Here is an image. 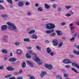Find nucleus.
<instances>
[{
    "label": "nucleus",
    "mask_w": 79,
    "mask_h": 79,
    "mask_svg": "<svg viewBox=\"0 0 79 79\" xmlns=\"http://www.w3.org/2000/svg\"><path fill=\"white\" fill-rule=\"evenodd\" d=\"M56 6H57L56 4H54L52 5V7L54 8H55L56 7Z\"/></svg>",
    "instance_id": "41"
},
{
    "label": "nucleus",
    "mask_w": 79,
    "mask_h": 79,
    "mask_svg": "<svg viewBox=\"0 0 79 79\" xmlns=\"http://www.w3.org/2000/svg\"><path fill=\"white\" fill-rule=\"evenodd\" d=\"M44 66L47 69H53V65L51 64H45Z\"/></svg>",
    "instance_id": "3"
},
{
    "label": "nucleus",
    "mask_w": 79,
    "mask_h": 79,
    "mask_svg": "<svg viewBox=\"0 0 79 79\" xmlns=\"http://www.w3.org/2000/svg\"><path fill=\"white\" fill-rule=\"evenodd\" d=\"M72 66H75V67H77V66H78L76 62H73L72 63Z\"/></svg>",
    "instance_id": "23"
},
{
    "label": "nucleus",
    "mask_w": 79,
    "mask_h": 79,
    "mask_svg": "<svg viewBox=\"0 0 79 79\" xmlns=\"http://www.w3.org/2000/svg\"><path fill=\"white\" fill-rule=\"evenodd\" d=\"M6 29H7V26L6 25H4L1 26V31H5Z\"/></svg>",
    "instance_id": "7"
},
{
    "label": "nucleus",
    "mask_w": 79,
    "mask_h": 79,
    "mask_svg": "<svg viewBox=\"0 0 79 79\" xmlns=\"http://www.w3.org/2000/svg\"><path fill=\"white\" fill-rule=\"evenodd\" d=\"M6 59H7V57H5L4 59V61H6Z\"/></svg>",
    "instance_id": "59"
},
{
    "label": "nucleus",
    "mask_w": 79,
    "mask_h": 79,
    "mask_svg": "<svg viewBox=\"0 0 79 79\" xmlns=\"http://www.w3.org/2000/svg\"><path fill=\"white\" fill-rule=\"evenodd\" d=\"M2 53H5V54H6V53H8L7 50L5 49H2Z\"/></svg>",
    "instance_id": "21"
},
{
    "label": "nucleus",
    "mask_w": 79,
    "mask_h": 79,
    "mask_svg": "<svg viewBox=\"0 0 79 79\" xmlns=\"http://www.w3.org/2000/svg\"><path fill=\"white\" fill-rule=\"evenodd\" d=\"M34 32H35V30H32L29 31L28 32V34L31 35L32 34H33V33H34Z\"/></svg>",
    "instance_id": "20"
},
{
    "label": "nucleus",
    "mask_w": 79,
    "mask_h": 79,
    "mask_svg": "<svg viewBox=\"0 0 79 79\" xmlns=\"http://www.w3.org/2000/svg\"><path fill=\"white\" fill-rule=\"evenodd\" d=\"M33 59L35 61H36L37 62H38L39 61H40V59H39V58L37 56H35L33 58Z\"/></svg>",
    "instance_id": "11"
},
{
    "label": "nucleus",
    "mask_w": 79,
    "mask_h": 79,
    "mask_svg": "<svg viewBox=\"0 0 79 79\" xmlns=\"http://www.w3.org/2000/svg\"><path fill=\"white\" fill-rule=\"evenodd\" d=\"M31 12H27V16H31Z\"/></svg>",
    "instance_id": "40"
},
{
    "label": "nucleus",
    "mask_w": 79,
    "mask_h": 79,
    "mask_svg": "<svg viewBox=\"0 0 79 79\" xmlns=\"http://www.w3.org/2000/svg\"><path fill=\"white\" fill-rule=\"evenodd\" d=\"M26 63L28 65L30 66H31V67H33L34 64H33L32 63V62H31L29 61H26Z\"/></svg>",
    "instance_id": "10"
},
{
    "label": "nucleus",
    "mask_w": 79,
    "mask_h": 79,
    "mask_svg": "<svg viewBox=\"0 0 79 79\" xmlns=\"http://www.w3.org/2000/svg\"><path fill=\"white\" fill-rule=\"evenodd\" d=\"M73 53L75 54V55H79V52L77 51H73Z\"/></svg>",
    "instance_id": "27"
},
{
    "label": "nucleus",
    "mask_w": 79,
    "mask_h": 79,
    "mask_svg": "<svg viewBox=\"0 0 79 79\" xmlns=\"http://www.w3.org/2000/svg\"><path fill=\"white\" fill-rule=\"evenodd\" d=\"M22 72H23V71L22 70V69H20L19 71V73L21 74V73H22Z\"/></svg>",
    "instance_id": "57"
},
{
    "label": "nucleus",
    "mask_w": 79,
    "mask_h": 79,
    "mask_svg": "<svg viewBox=\"0 0 79 79\" xmlns=\"http://www.w3.org/2000/svg\"><path fill=\"white\" fill-rule=\"evenodd\" d=\"M69 56L71 57V58H73L74 57V56L73 54H70L69 55Z\"/></svg>",
    "instance_id": "52"
},
{
    "label": "nucleus",
    "mask_w": 79,
    "mask_h": 79,
    "mask_svg": "<svg viewBox=\"0 0 79 79\" xmlns=\"http://www.w3.org/2000/svg\"><path fill=\"white\" fill-rule=\"evenodd\" d=\"M56 35V33L55 32H53L49 35L50 37H55Z\"/></svg>",
    "instance_id": "25"
},
{
    "label": "nucleus",
    "mask_w": 79,
    "mask_h": 79,
    "mask_svg": "<svg viewBox=\"0 0 79 79\" xmlns=\"http://www.w3.org/2000/svg\"><path fill=\"white\" fill-rule=\"evenodd\" d=\"M52 43L53 46L56 47L58 45V41L57 40H54L52 41Z\"/></svg>",
    "instance_id": "4"
},
{
    "label": "nucleus",
    "mask_w": 79,
    "mask_h": 79,
    "mask_svg": "<svg viewBox=\"0 0 79 79\" xmlns=\"http://www.w3.org/2000/svg\"><path fill=\"white\" fill-rule=\"evenodd\" d=\"M65 8H66V9H67L68 10L71 8V6H65Z\"/></svg>",
    "instance_id": "45"
},
{
    "label": "nucleus",
    "mask_w": 79,
    "mask_h": 79,
    "mask_svg": "<svg viewBox=\"0 0 79 79\" xmlns=\"http://www.w3.org/2000/svg\"><path fill=\"white\" fill-rule=\"evenodd\" d=\"M74 27H71V30H74Z\"/></svg>",
    "instance_id": "55"
},
{
    "label": "nucleus",
    "mask_w": 79,
    "mask_h": 79,
    "mask_svg": "<svg viewBox=\"0 0 79 79\" xmlns=\"http://www.w3.org/2000/svg\"><path fill=\"white\" fill-rule=\"evenodd\" d=\"M23 40V41H24V42H30V40L29 39V38H27L24 39Z\"/></svg>",
    "instance_id": "22"
},
{
    "label": "nucleus",
    "mask_w": 79,
    "mask_h": 79,
    "mask_svg": "<svg viewBox=\"0 0 79 79\" xmlns=\"http://www.w3.org/2000/svg\"><path fill=\"white\" fill-rule=\"evenodd\" d=\"M46 74H47V73L46 72H42L41 75V77H43L44 76H45L46 75Z\"/></svg>",
    "instance_id": "14"
},
{
    "label": "nucleus",
    "mask_w": 79,
    "mask_h": 79,
    "mask_svg": "<svg viewBox=\"0 0 79 79\" xmlns=\"http://www.w3.org/2000/svg\"><path fill=\"white\" fill-rule=\"evenodd\" d=\"M26 66V63H25L24 62H23V64L22 65V66L23 68H25Z\"/></svg>",
    "instance_id": "36"
},
{
    "label": "nucleus",
    "mask_w": 79,
    "mask_h": 79,
    "mask_svg": "<svg viewBox=\"0 0 79 79\" xmlns=\"http://www.w3.org/2000/svg\"><path fill=\"white\" fill-rule=\"evenodd\" d=\"M75 39V37H73L71 39H70V40H74Z\"/></svg>",
    "instance_id": "54"
},
{
    "label": "nucleus",
    "mask_w": 79,
    "mask_h": 79,
    "mask_svg": "<svg viewBox=\"0 0 79 79\" xmlns=\"http://www.w3.org/2000/svg\"><path fill=\"white\" fill-rule=\"evenodd\" d=\"M56 78L57 79H62L61 77L60 76H56Z\"/></svg>",
    "instance_id": "43"
},
{
    "label": "nucleus",
    "mask_w": 79,
    "mask_h": 79,
    "mask_svg": "<svg viewBox=\"0 0 79 79\" xmlns=\"http://www.w3.org/2000/svg\"><path fill=\"white\" fill-rule=\"evenodd\" d=\"M57 11H61V8H58Z\"/></svg>",
    "instance_id": "51"
},
{
    "label": "nucleus",
    "mask_w": 79,
    "mask_h": 79,
    "mask_svg": "<svg viewBox=\"0 0 79 79\" xmlns=\"http://www.w3.org/2000/svg\"><path fill=\"white\" fill-rule=\"evenodd\" d=\"M64 76L65 77H68V74L67 73L64 74Z\"/></svg>",
    "instance_id": "37"
},
{
    "label": "nucleus",
    "mask_w": 79,
    "mask_h": 79,
    "mask_svg": "<svg viewBox=\"0 0 79 79\" xmlns=\"http://www.w3.org/2000/svg\"><path fill=\"white\" fill-rule=\"evenodd\" d=\"M52 50L49 48H48L46 49V52L48 54H49L50 56H53V52H52Z\"/></svg>",
    "instance_id": "2"
},
{
    "label": "nucleus",
    "mask_w": 79,
    "mask_h": 79,
    "mask_svg": "<svg viewBox=\"0 0 79 79\" xmlns=\"http://www.w3.org/2000/svg\"><path fill=\"white\" fill-rule=\"evenodd\" d=\"M42 63H43V62H42V61H41V62H40L38 63V64H39V65L42 64Z\"/></svg>",
    "instance_id": "48"
},
{
    "label": "nucleus",
    "mask_w": 79,
    "mask_h": 79,
    "mask_svg": "<svg viewBox=\"0 0 79 79\" xmlns=\"http://www.w3.org/2000/svg\"><path fill=\"white\" fill-rule=\"evenodd\" d=\"M76 48H77L78 50H79V45H77V47H76Z\"/></svg>",
    "instance_id": "60"
},
{
    "label": "nucleus",
    "mask_w": 79,
    "mask_h": 79,
    "mask_svg": "<svg viewBox=\"0 0 79 79\" xmlns=\"http://www.w3.org/2000/svg\"><path fill=\"white\" fill-rule=\"evenodd\" d=\"M7 2H9L11 4V5H12L13 4V2H12V0H7Z\"/></svg>",
    "instance_id": "39"
},
{
    "label": "nucleus",
    "mask_w": 79,
    "mask_h": 79,
    "mask_svg": "<svg viewBox=\"0 0 79 79\" xmlns=\"http://www.w3.org/2000/svg\"><path fill=\"white\" fill-rule=\"evenodd\" d=\"M66 16H67V17H69V16H71V14H67L66 15Z\"/></svg>",
    "instance_id": "49"
},
{
    "label": "nucleus",
    "mask_w": 79,
    "mask_h": 79,
    "mask_svg": "<svg viewBox=\"0 0 79 79\" xmlns=\"http://www.w3.org/2000/svg\"><path fill=\"white\" fill-rule=\"evenodd\" d=\"M17 5L19 6V7H22V6H24V4L22 2H18Z\"/></svg>",
    "instance_id": "9"
},
{
    "label": "nucleus",
    "mask_w": 79,
    "mask_h": 79,
    "mask_svg": "<svg viewBox=\"0 0 79 79\" xmlns=\"http://www.w3.org/2000/svg\"><path fill=\"white\" fill-rule=\"evenodd\" d=\"M16 79H23V77H18Z\"/></svg>",
    "instance_id": "56"
},
{
    "label": "nucleus",
    "mask_w": 79,
    "mask_h": 79,
    "mask_svg": "<svg viewBox=\"0 0 79 79\" xmlns=\"http://www.w3.org/2000/svg\"><path fill=\"white\" fill-rule=\"evenodd\" d=\"M5 10V7L1 5H0V10Z\"/></svg>",
    "instance_id": "28"
},
{
    "label": "nucleus",
    "mask_w": 79,
    "mask_h": 79,
    "mask_svg": "<svg viewBox=\"0 0 79 79\" xmlns=\"http://www.w3.org/2000/svg\"><path fill=\"white\" fill-rule=\"evenodd\" d=\"M30 79H35V78H34V77L33 76H31V77H30Z\"/></svg>",
    "instance_id": "53"
},
{
    "label": "nucleus",
    "mask_w": 79,
    "mask_h": 79,
    "mask_svg": "<svg viewBox=\"0 0 79 79\" xmlns=\"http://www.w3.org/2000/svg\"><path fill=\"white\" fill-rule=\"evenodd\" d=\"M7 71H14L15 69L12 67H8L7 68Z\"/></svg>",
    "instance_id": "18"
},
{
    "label": "nucleus",
    "mask_w": 79,
    "mask_h": 79,
    "mask_svg": "<svg viewBox=\"0 0 79 79\" xmlns=\"http://www.w3.org/2000/svg\"><path fill=\"white\" fill-rule=\"evenodd\" d=\"M7 24L8 25V28L11 31H14L15 32L18 31V29L16 27V26L15 25V24L12 23L10 22L7 23Z\"/></svg>",
    "instance_id": "1"
},
{
    "label": "nucleus",
    "mask_w": 79,
    "mask_h": 79,
    "mask_svg": "<svg viewBox=\"0 0 79 79\" xmlns=\"http://www.w3.org/2000/svg\"><path fill=\"white\" fill-rule=\"evenodd\" d=\"M0 3H3V0H0Z\"/></svg>",
    "instance_id": "63"
},
{
    "label": "nucleus",
    "mask_w": 79,
    "mask_h": 79,
    "mask_svg": "<svg viewBox=\"0 0 79 79\" xmlns=\"http://www.w3.org/2000/svg\"><path fill=\"white\" fill-rule=\"evenodd\" d=\"M63 45V42H61L59 44L58 46V47L59 48H60V47H61V45Z\"/></svg>",
    "instance_id": "34"
},
{
    "label": "nucleus",
    "mask_w": 79,
    "mask_h": 79,
    "mask_svg": "<svg viewBox=\"0 0 79 79\" xmlns=\"http://www.w3.org/2000/svg\"><path fill=\"white\" fill-rule=\"evenodd\" d=\"M31 48H31V47H28L27 48V49H28V50L31 49Z\"/></svg>",
    "instance_id": "61"
},
{
    "label": "nucleus",
    "mask_w": 79,
    "mask_h": 79,
    "mask_svg": "<svg viewBox=\"0 0 79 79\" xmlns=\"http://www.w3.org/2000/svg\"><path fill=\"white\" fill-rule=\"evenodd\" d=\"M65 67L66 68H68V69H69V68H70V66L69 65H67L65 66Z\"/></svg>",
    "instance_id": "42"
},
{
    "label": "nucleus",
    "mask_w": 79,
    "mask_h": 79,
    "mask_svg": "<svg viewBox=\"0 0 79 79\" xmlns=\"http://www.w3.org/2000/svg\"><path fill=\"white\" fill-rule=\"evenodd\" d=\"M65 24H66V23L64 22H63L61 23V26H64V25H65Z\"/></svg>",
    "instance_id": "47"
},
{
    "label": "nucleus",
    "mask_w": 79,
    "mask_h": 79,
    "mask_svg": "<svg viewBox=\"0 0 79 79\" xmlns=\"http://www.w3.org/2000/svg\"><path fill=\"white\" fill-rule=\"evenodd\" d=\"M54 31H55V30L52 29V30H46L45 33L46 34H51V33H52V32H54Z\"/></svg>",
    "instance_id": "6"
},
{
    "label": "nucleus",
    "mask_w": 79,
    "mask_h": 79,
    "mask_svg": "<svg viewBox=\"0 0 79 79\" xmlns=\"http://www.w3.org/2000/svg\"><path fill=\"white\" fill-rule=\"evenodd\" d=\"M29 52L30 54L32 55H36L37 54L35 53H33L32 50L29 51Z\"/></svg>",
    "instance_id": "26"
},
{
    "label": "nucleus",
    "mask_w": 79,
    "mask_h": 79,
    "mask_svg": "<svg viewBox=\"0 0 79 79\" xmlns=\"http://www.w3.org/2000/svg\"><path fill=\"white\" fill-rule=\"evenodd\" d=\"M36 48L37 49V50H40V49H41V48H40V47L38 46H36Z\"/></svg>",
    "instance_id": "32"
},
{
    "label": "nucleus",
    "mask_w": 79,
    "mask_h": 79,
    "mask_svg": "<svg viewBox=\"0 0 79 79\" xmlns=\"http://www.w3.org/2000/svg\"><path fill=\"white\" fill-rule=\"evenodd\" d=\"M16 58L15 57H12L10 58L8 60L10 62H14V61H16Z\"/></svg>",
    "instance_id": "8"
},
{
    "label": "nucleus",
    "mask_w": 79,
    "mask_h": 79,
    "mask_svg": "<svg viewBox=\"0 0 79 79\" xmlns=\"http://www.w3.org/2000/svg\"><path fill=\"white\" fill-rule=\"evenodd\" d=\"M45 42L46 43H48V44H49L50 43V42L48 41V40H46L45 41Z\"/></svg>",
    "instance_id": "58"
},
{
    "label": "nucleus",
    "mask_w": 79,
    "mask_h": 79,
    "mask_svg": "<svg viewBox=\"0 0 79 79\" xmlns=\"http://www.w3.org/2000/svg\"><path fill=\"white\" fill-rule=\"evenodd\" d=\"M63 63L65 64H69L71 63V60L69 59H66L63 60Z\"/></svg>",
    "instance_id": "5"
},
{
    "label": "nucleus",
    "mask_w": 79,
    "mask_h": 79,
    "mask_svg": "<svg viewBox=\"0 0 79 79\" xmlns=\"http://www.w3.org/2000/svg\"><path fill=\"white\" fill-rule=\"evenodd\" d=\"M35 6L36 7H37V6H39V4H38L37 3H36L35 4Z\"/></svg>",
    "instance_id": "62"
},
{
    "label": "nucleus",
    "mask_w": 79,
    "mask_h": 79,
    "mask_svg": "<svg viewBox=\"0 0 79 79\" xmlns=\"http://www.w3.org/2000/svg\"><path fill=\"white\" fill-rule=\"evenodd\" d=\"M4 67V65H2L0 67V69H3V67Z\"/></svg>",
    "instance_id": "46"
},
{
    "label": "nucleus",
    "mask_w": 79,
    "mask_h": 79,
    "mask_svg": "<svg viewBox=\"0 0 79 79\" xmlns=\"http://www.w3.org/2000/svg\"><path fill=\"white\" fill-rule=\"evenodd\" d=\"M26 56L28 59L31 58L32 56L30 55V54L29 53H27L26 54Z\"/></svg>",
    "instance_id": "16"
},
{
    "label": "nucleus",
    "mask_w": 79,
    "mask_h": 79,
    "mask_svg": "<svg viewBox=\"0 0 79 79\" xmlns=\"http://www.w3.org/2000/svg\"><path fill=\"white\" fill-rule=\"evenodd\" d=\"M50 26H51V29H54L55 27V26L54 24L50 23Z\"/></svg>",
    "instance_id": "24"
},
{
    "label": "nucleus",
    "mask_w": 79,
    "mask_h": 79,
    "mask_svg": "<svg viewBox=\"0 0 79 79\" xmlns=\"http://www.w3.org/2000/svg\"><path fill=\"white\" fill-rule=\"evenodd\" d=\"M71 32L72 34L74 33V30H71Z\"/></svg>",
    "instance_id": "64"
},
{
    "label": "nucleus",
    "mask_w": 79,
    "mask_h": 79,
    "mask_svg": "<svg viewBox=\"0 0 79 79\" xmlns=\"http://www.w3.org/2000/svg\"><path fill=\"white\" fill-rule=\"evenodd\" d=\"M3 39L4 41H6V42H7V41H8V36H4L3 37Z\"/></svg>",
    "instance_id": "17"
},
{
    "label": "nucleus",
    "mask_w": 79,
    "mask_h": 79,
    "mask_svg": "<svg viewBox=\"0 0 79 79\" xmlns=\"http://www.w3.org/2000/svg\"><path fill=\"white\" fill-rule=\"evenodd\" d=\"M15 45L16 46L19 45V42H16L15 43Z\"/></svg>",
    "instance_id": "44"
},
{
    "label": "nucleus",
    "mask_w": 79,
    "mask_h": 79,
    "mask_svg": "<svg viewBox=\"0 0 79 79\" xmlns=\"http://www.w3.org/2000/svg\"><path fill=\"white\" fill-rule=\"evenodd\" d=\"M46 28L47 29H51L50 23L46 24Z\"/></svg>",
    "instance_id": "12"
},
{
    "label": "nucleus",
    "mask_w": 79,
    "mask_h": 79,
    "mask_svg": "<svg viewBox=\"0 0 79 79\" xmlns=\"http://www.w3.org/2000/svg\"><path fill=\"white\" fill-rule=\"evenodd\" d=\"M38 11H42V8L40 7H39L38 9Z\"/></svg>",
    "instance_id": "35"
},
{
    "label": "nucleus",
    "mask_w": 79,
    "mask_h": 79,
    "mask_svg": "<svg viewBox=\"0 0 79 79\" xmlns=\"http://www.w3.org/2000/svg\"><path fill=\"white\" fill-rule=\"evenodd\" d=\"M71 70L72 71H74V72H75V73H79V72H78L77 70V69L74 68H71Z\"/></svg>",
    "instance_id": "15"
},
{
    "label": "nucleus",
    "mask_w": 79,
    "mask_h": 79,
    "mask_svg": "<svg viewBox=\"0 0 79 79\" xmlns=\"http://www.w3.org/2000/svg\"><path fill=\"white\" fill-rule=\"evenodd\" d=\"M2 18H6L8 17V15H6L4 14L2 15Z\"/></svg>",
    "instance_id": "33"
},
{
    "label": "nucleus",
    "mask_w": 79,
    "mask_h": 79,
    "mask_svg": "<svg viewBox=\"0 0 79 79\" xmlns=\"http://www.w3.org/2000/svg\"><path fill=\"white\" fill-rule=\"evenodd\" d=\"M25 5L26 6H27V5H30V3H29L28 1H27L25 3Z\"/></svg>",
    "instance_id": "38"
},
{
    "label": "nucleus",
    "mask_w": 79,
    "mask_h": 79,
    "mask_svg": "<svg viewBox=\"0 0 79 79\" xmlns=\"http://www.w3.org/2000/svg\"><path fill=\"white\" fill-rule=\"evenodd\" d=\"M12 76V74H10L9 75H7L5 76V77L6 78H9V77H10Z\"/></svg>",
    "instance_id": "30"
},
{
    "label": "nucleus",
    "mask_w": 79,
    "mask_h": 79,
    "mask_svg": "<svg viewBox=\"0 0 79 79\" xmlns=\"http://www.w3.org/2000/svg\"><path fill=\"white\" fill-rule=\"evenodd\" d=\"M32 37L34 39H37V36L35 35H33Z\"/></svg>",
    "instance_id": "29"
},
{
    "label": "nucleus",
    "mask_w": 79,
    "mask_h": 79,
    "mask_svg": "<svg viewBox=\"0 0 79 79\" xmlns=\"http://www.w3.org/2000/svg\"><path fill=\"white\" fill-rule=\"evenodd\" d=\"M20 53H21V50H17V53L18 54H19Z\"/></svg>",
    "instance_id": "50"
},
{
    "label": "nucleus",
    "mask_w": 79,
    "mask_h": 79,
    "mask_svg": "<svg viewBox=\"0 0 79 79\" xmlns=\"http://www.w3.org/2000/svg\"><path fill=\"white\" fill-rule=\"evenodd\" d=\"M19 74V72H15L14 73V76H17V75H18Z\"/></svg>",
    "instance_id": "31"
},
{
    "label": "nucleus",
    "mask_w": 79,
    "mask_h": 79,
    "mask_svg": "<svg viewBox=\"0 0 79 79\" xmlns=\"http://www.w3.org/2000/svg\"><path fill=\"white\" fill-rule=\"evenodd\" d=\"M56 32L57 33L58 36H60L62 34V32L60 30H57L56 31Z\"/></svg>",
    "instance_id": "13"
},
{
    "label": "nucleus",
    "mask_w": 79,
    "mask_h": 79,
    "mask_svg": "<svg viewBox=\"0 0 79 79\" xmlns=\"http://www.w3.org/2000/svg\"><path fill=\"white\" fill-rule=\"evenodd\" d=\"M44 8L46 9H49L50 8V6L47 4H44Z\"/></svg>",
    "instance_id": "19"
}]
</instances>
